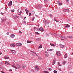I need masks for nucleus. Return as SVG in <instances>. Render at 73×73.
Here are the masks:
<instances>
[{
	"label": "nucleus",
	"instance_id": "nucleus-55",
	"mask_svg": "<svg viewBox=\"0 0 73 73\" xmlns=\"http://www.w3.org/2000/svg\"><path fill=\"white\" fill-rule=\"evenodd\" d=\"M5 8L6 11H7V10H8V9H7V8L5 7Z\"/></svg>",
	"mask_w": 73,
	"mask_h": 73
},
{
	"label": "nucleus",
	"instance_id": "nucleus-32",
	"mask_svg": "<svg viewBox=\"0 0 73 73\" xmlns=\"http://www.w3.org/2000/svg\"><path fill=\"white\" fill-rule=\"evenodd\" d=\"M46 22L47 23L46 24L47 25H48L49 24V22H48V21H45V23H46Z\"/></svg>",
	"mask_w": 73,
	"mask_h": 73
},
{
	"label": "nucleus",
	"instance_id": "nucleus-50",
	"mask_svg": "<svg viewBox=\"0 0 73 73\" xmlns=\"http://www.w3.org/2000/svg\"><path fill=\"white\" fill-rule=\"evenodd\" d=\"M1 15H4V13H1Z\"/></svg>",
	"mask_w": 73,
	"mask_h": 73
},
{
	"label": "nucleus",
	"instance_id": "nucleus-7",
	"mask_svg": "<svg viewBox=\"0 0 73 73\" xmlns=\"http://www.w3.org/2000/svg\"><path fill=\"white\" fill-rule=\"evenodd\" d=\"M45 57H48L49 56V54L48 52H45Z\"/></svg>",
	"mask_w": 73,
	"mask_h": 73
},
{
	"label": "nucleus",
	"instance_id": "nucleus-13",
	"mask_svg": "<svg viewBox=\"0 0 73 73\" xmlns=\"http://www.w3.org/2000/svg\"><path fill=\"white\" fill-rule=\"evenodd\" d=\"M59 36L61 38H65V37L64 36L60 35Z\"/></svg>",
	"mask_w": 73,
	"mask_h": 73
},
{
	"label": "nucleus",
	"instance_id": "nucleus-24",
	"mask_svg": "<svg viewBox=\"0 0 73 73\" xmlns=\"http://www.w3.org/2000/svg\"><path fill=\"white\" fill-rule=\"evenodd\" d=\"M41 39L39 38H37L36 40L37 41H41Z\"/></svg>",
	"mask_w": 73,
	"mask_h": 73
},
{
	"label": "nucleus",
	"instance_id": "nucleus-23",
	"mask_svg": "<svg viewBox=\"0 0 73 73\" xmlns=\"http://www.w3.org/2000/svg\"><path fill=\"white\" fill-rule=\"evenodd\" d=\"M64 45H60V48H64Z\"/></svg>",
	"mask_w": 73,
	"mask_h": 73
},
{
	"label": "nucleus",
	"instance_id": "nucleus-26",
	"mask_svg": "<svg viewBox=\"0 0 73 73\" xmlns=\"http://www.w3.org/2000/svg\"><path fill=\"white\" fill-rule=\"evenodd\" d=\"M12 67H13L14 68H15V69H17V68L16 67L13 65H12Z\"/></svg>",
	"mask_w": 73,
	"mask_h": 73
},
{
	"label": "nucleus",
	"instance_id": "nucleus-16",
	"mask_svg": "<svg viewBox=\"0 0 73 73\" xmlns=\"http://www.w3.org/2000/svg\"><path fill=\"white\" fill-rule=\"evenodd\" d=\"M39 30L40 31H44V29H43V28L42 27H40L39 28Z\"/></svg>",
	"mask_w": 73,
	"mask_h": 73
},
{
	"label": "nucleus",
	"instance_id": "nucleus-10",
	"mask_svg": "<svg viewBox=\"0 0 73 73\" xmlns=\"http://www.w3.org/2000/svg\"><path fill=\"white\" fill-rule=\"evenodd\" d=\"M12 1H11L9 3L8 6L11 7V5H12Z\"/></svg>",
	"mask_w": 73,
	"mask_h": 73
},
{
	"label": "nucleus",
	"instance_id": "nucleus-47",
	"mask_svg": "<svg viewBox=\"0 0 73 73\" xmlns=\"http://www.w3.org/2000/svg\"><path fill=\"white\" fill-rule=\"evenodd\" d=\"M26 21H23V23H25V24L26 23Z\"/></svg>",
	"mask_w": 73,
	"mask_h": 73
},
{
	"label": "nucleus",
	"instance_id": "nucleus-64",
	"mask_svg": "<svg viewBox=\"0 0 73 73\" xmlns=\"http://www.w3.org/2000/svg\"><path fill=\"white\" fill-rule=\"evenodd\" d=\"M26 13H27V14H28L29 13L28 12H27H27H26Z\"/></svg>",
	"mask_w": 73,
	"mask_h": 73
},
{
	"label": "nucleus",
	"instance_id": "nucleus-22",
	"mask_svg": "<svg viewBox=\"0 0 73 73\" xmlns=\"http://www.w3.org/2000/svg\"><path fill=\"white\" fill-rule=\"evenodd\" d=\"M66 63V61H65L64 60L63 61L62 64H63L64 65H65V64Z\"/></svg>",
	"mask_w": 73,
	"mask_h": 73
},
{
	"label": "nucleus",
	"instance_id": "nucleus-53",
	"mask_svg": "<svg viewBox=\"0 0 73 73\" xmlns=\"http://www.w3.org/2000/svg\"><path fill=\"white\" fill-rule=\"evenodd\" d=\"M9 33H7V35H9Z\"/></svg>",
	"mask_w": 73,
	"mask_h": 73
},
{
	"label": "nucleus",
	"instance_id": "nucleus-42",
	"mask_svg": "<svg viewBox=\"0 0 73 73\" xmlns=\"http://www.w3.org/2000/svg\"><path fill=\"white\" fill-rule=\"evenodd\" d=\"M19 16H17L16 15L15 16V18H19Z\"/></svg>",
	"mask_w": 73,
	"mask_h": 73
},
{
	"label": "nucleus",
	"instance_id": "nucleus-15",
	"mask_svg": "<svg viewBox=\"0 0 73 73\" xmlns=\"http://www.w3.org/2000/svg\"><path fill=\"white\" fill-rule=\"evenodd\" d=\"M1 20L2 23H4V22H5V21H6V19H2Z\"/></svg>",
	"mask_w": 73,
	"mask_h": 73
},
{
	"label": "nucleus",
	"instance_id": "nucleus-9",
	"mask_svg": "<svg viewBox=\"0 0 73 73\" xmlns=\"http://www.w3.org/2000/svg\"><path fill=\"white\" fill-rule=\"evenodd\" d=\"M15 35L12 34L11 35H10V37L11 38H14L15 37Z\"/></svg>",
	"mask_w": 73,
	"mask_h": 73
},
{
	"label": "nucleus",
	"instance_id": "nucleus-37",
	"mask_svg": "<svg viewBox=\"0 0 73 73\" xmlns=\"http://www.w3.org/2000/svg\"><path fill=\"white\" fill-rule=\"evenodd\" d=\"M25 12H29V11L27 9H25Z\"/></svg>",
	"mask_w": 73,
	"mask_h": 73
},
{
	"label": "nucleus",
	"instance_id": "nucleus-49",
	"mask_svg": "<svg viewBox=\"0 0 73 73\" xmlns=\"http://www.w3.org/2000/svg\"><path fill=\"white\" fill-rule=\"evenodd\" d=\"M1 73H5V72H3L2 71H1Z\"/></svg>",
	"mask_w": 73,
	"mask_h": 73
},
{
	"label": "nucleus",
	"instance_id": "nucleus-59",
	"mask_svg": "<svg viewBox=\"0 0 73 73\" xmlns=\"http://www.w3.org/2000/svg\"><path fill=\"white\" fill-rule=\"evenodd\" d=\"M9 71H10V72H12V70H11V69H10L9 70Z\"/></svg>",
	"mask_w": 73,
	"mask_h": 73
},
{
	"label": "nucleus",
	"instance_id": "nucleus-12",
	"mask_svg": "<svg viewBox=\"0 0 73 73\" xmlns=\"http://www.w3.org/2000/svg\"><path fill=\"white\" fill-rule=\"evenodd\" d=\"M57 3L59 5H62V3H60L59 1H58Z\"/></svg>",
	"mask_w": 73,
	"mask_h": 73
},
{
	"label": "nucleus",
	"instance_id": "nucleus-35",
	"mask_svg": "<svg viewBox=\"0 0 73 73\" xmlns=\"http://www.w3.org/2000/svg\"><path fill=\"white\" fill-rule=\"evenodd\" d=\"M67 10V9H64L63 10V11H64V12H66Z\"/></svg>",
	"mask_w": 73,
	"mask_h": 73
},
{
	"label": "nucleus",
	"instance_id": "nucleus-27",
	"mask_svg": "<svg viewBox=\"0 0 73 73\" xmlns=\"http://www.w3.org/2000/svg\"><path fill=\"white\" fill-rule=\"evenodd\" d=\"M48 2V0H44V3H46Z\"/></svg>",
	"mask_w": 73,
	"mask_h": 73
},
{
	"label": "nucleus",
	"instance_id": "nucleus-57",
	"mask_svg": "<svg viewBox=\"0 0 73 73\" xmlns=\"http://www.w3.org/2000/svg\"><path fill=\"white\" fill-rule=\"evenodd\" d=\"M52 50H53V49H50V51H52Z\"/></svg>",
	"mask_w": 73,
	"mask_h": 73
},
{
	"label": "nucleus",
	"instance_id": "nucleus-38",
	"mask_svg": "<svg viewBox=\"0 0 73 73\" xmlns=\"http://www.w3.org/2000/svg\"><path fill=\"white\" fill-rule=\"evenodd\" d=\"M66 11L67 12H68V13H69V12H70L69 10V9H67Z\"/></svg>",
	"mask_w": 73,
	"mask_h": 73
},
{
	"label": "nucleus",
	"instance_id": "nucleus-51",
	"mask_svg": "<svg viewBox=\"0 0 73 73\" xmlns=\"http://www.w3.org/2000/svg\"><path fill=\"white\" fill-rule=\"evenodd\" d=\"M29 15L30 16H31V13H29Z\"/></svg>",
	"mask_w": 73,
	"mask_h": 73
},
{
	"label": "nucleus",
	"instance_id": "nucleus-8",
	"mask_svg": "<svg viewBox=\"0 0 73 73\" xmlns=\"http://www.w3.org/2000/svg\"><path fill=\"white\" fill-rule=\"evenodd\" d=\"M31 52H32V54H36V56H37V57H38V54H37L35 53V52H34L33 51H31Z\"/></svg>",
	"mask_w": 73,
	"mask_h": 73
},
{
	"label": "nucleus",
	"instance_id": "nucleus-58",
	"mask_svg": "<svg viewBox=\"0 0 73 73\" xmlns=\"http://www.w3.org/2000/svg\"><path fill=\"white\" fill-rule=\"evenodd\" d=\"M19 13L20 14H21V13H22V11H20L19 12Z\"/></svg>",
	"mask_w": 73,
	"mask_h": 73
},
{
	"label": "nucleus",
	"instance_id": "nucleus-52",
	"mask_svg": "<svg viewBox=\"0 0 73 73\" xmlns=\"http://www.w3.org/2000/svg\"><path fill=\"white\" fill-rule=\"evenodd\" d=\"M61 40H65V39H62V38H61Z\"/></svg>",
	"mask_w": 73,
	"mask_h": 73
},
{
	"label": "nucleus",
	"instance_id": "nucleus-60",
	"mask_svg": "<svg viewBox=\"0 0 73 73\" xmlns=\"http://www.w3.org/2000/svg\"><path fill=\"white\" fill-rule=\"evenodd\" d=\"M8 65H9L10 66H11V64H10L8 63Z\"/></svg>",
	"mask_w": 73,
	"mask_h": 73
},
{
	"label": "nucleus",
	"instance_id": "nucleus-56",
	"mask_svg": "<svg viewBox=\"0 0 73 73\" xmlns=\"http://www.w3.org/2000/svg\"><path fill=\"white\" fill-rule=\"evenodd\" d=\"M66 1L67 3V2H68V1H69V0H66Z\"/></svg>",
	"mask_w": 73,
	"mask_h": 73
},
{
	"label": "nucleus",
	"instance_id": "nucleus-14",
	"mask_svg": "<svg viewBox=\"0 0 73 73\" xmlns=\"http://www.w3.org/2000/svg\"><path fill=\"white\" fill-rule=\"evenodd\" d=\"M26 66H25V65H24V64H23L22 66V68L23 69H24V68H25Z\"/></svg>",
	"mask_w": 73,
	"mask_h": 73
},
{
	"label": "nucleus",
	"instance_id": "nucleus-21",
	"mask_svg": "<svg viewBox=\"0 0 73 73\" xmlns=\"http://www.w3.org/2000/svg\"><path fill=\"white\" fill-rule=\"evenodd\" d=\"M50 44L51 45V46H55L56 45L55 44H52L51 43H50Z\"/></svg>",
	"mask_w": 73,
	"mask_h": 73
},
{
	"label": "nucleus",
	"instance_id": "nucleus-1",
	"mask_svg": "<svg viewBox=\"0 0 73 73\" xmlns=\"http://www.w3.org/2000/svg\"><path fill=\"white\" fill-rule=\"evenodd\" d=\"M56 54L58 56H59L61 55V52L60 51H57L56 52Z\"/></svg>",
	"mask_w": 73,
	"mask_h": 73
},
{
	"label": "nucleus",
	"instance_id": "nucleus-54",
	"mask_svg": "<svg viewBox=\"0 0 73 73\" xmlns=\"http://www.w3.org/2000/svg\"><path fill=\"white\" fill-rule=\"evenodd\" d=\"M47 52H49L50 50H49L48 49L47 50Z\"/></svg>",
	"mask_w": 73,
	"mask_h": 73
},
{
	"label": "nucleus",
	"instance_id": "nucleus-11",
	"mask_svg": "<svg viewBox=\"0 0 73 73\" xmlns=\"http://www.w3.org/2000/svg\"><path fill=\"white\" fill-rule=\"evenodd\" d=\"M35 68L36 69H38L40 68V67L38 66H35Z\"/></svg>",
	"mask_w": 73,
	"mask_h": 73
},
{
	"label": "nucleus",
	"instance_id": "nucleus-31",
	"mask_svg": "<svg viewBox=\"0 0 73 73\" xmlns=\"http://www.w3.org/2000/svg\"><path fill=\"white\" fill-rule=\"evenodd\" d=\"M58 65H59V66H61V64H60V62H58Z\"/></svg>",
	"mask_w": 73,
	"mask_h": 73
},
{
	"label": "nucleus",
	"instance_id": "nucleus-17",
	"mask_svg": "<svg viewBox=\"0 0 73 73\" xmlns=\"http://www.w3.org/2000/svg\"><path fill=\"white\" fill-rule=\"evenodd\" d=\"M31 13L32 14H33V15H35V11H34L32 10L31 11Z\"/></svg>",
	"mask_w": 73,
	"mask_h": 73
},
{
	"label": "nucleus",
	"instance_id": "nucleus-28",
	"mask_svg": "<svg viewBox=\"0 0 73 73\" xmlns=\"http://www.w3.org/2000/svg\"><path fill=\"white\" fill-rule=\"evenodd\" d=\"M43 72L45 73H49V72L47 71H44Z\"/></svg>",
	"mask_w": 73,
	"mask_h": 73
},
{
	"label": "nucleus",
	"instance_id": "nucleus-34",
	"mask_svg": "<svg viewBox=\"0 0 73 73\" xmlns=\"http://www.w3.org/2000/svg\"><path fill=\"white\" fill-rule=\"evenodd\" d=\"M54 36H57V34L56 33H54Z\"/></svg>",
	"mask_w": 73,
	"mask_h": 73
},
{
	"label": "nucleus",
	"instance_id": "nucleus-61",
	"mask_svg": "<svg viewBox=\"0 0 73 73\" xmlns=\"http://www.w3.org/2000/svg\"><path fill=\"white\" fill-rule=\"evenodd\" d=\"M1 54H2V52H0V55H1Z\"/></svg>",
	"mask_w": 73,
	"mask_h": 73
},
{
	"label": "nucleus",
	"instance_id": "nucleus-4",
	"mask_svg": "<svg viewBox=\"0 0 73 73\" xmlns=\"http://www.w3.org/2000/svg\"><path fill=\"white\" fill-rule=\"evenodd\" d=\"M11 50V52H12V53L13 54H15L16 53L15 50Z\"/></svg>",
	"mask_w": 73,
	"mask_h": 73
},
{
	"label": "nucleus",
	"instance_id": "nucleus-48",
	"mask_svg": "<svg viewBox=\"0 0 73 73\" xmlns=\"http://www.w3.org/2000/svg\"><path fill=\"white\" fill-rule=\"evenodd\" d=\"M54 21H56V18L54 17Z\"/></svg>",
	"mask_w": 73,
	"mask_h": 73
},
{
	"label": "nucleus",
	"instance_id": "nucleus-36",
	"mask_svg": "<svg viewBox=\"0 0 73 73\" xmlns=\"http://www.w3.org/2000/svg\"><path fill=\"white\" fill-rule=\"evenodd\" d=\"M42 48V45H40L39 47L38 48V49H40V48Z\"/></svg>",
	"mask_w": 73,
	"mask_h": 73
},
{
	"label": "nucleus",
	"instance_id": "nucleus-6",
	"mask_svg": "<svg viewBox=\"0 0 73 73\" xmlns=\"http://www.w3.org/2000/svg\"><path fill=\"white\" fill-rule=\"evenodd\" d=\"M36 9H41V6L39 5L36 7Z\"/></svg>",
	"mask_w": 73,
	"mask_h": 73
},
{
	"label": "nucleus",
	"instance_id": "nucleus-44",
	"mask_svg": "<svg viewBox=\"0 0 73 73\" xmlns=\"http://www.w3.org/2000/svg\"><path fill=\"white\" fill-rule=\"evenodd\" d=\"M34 30H36V29H37V28H36V27H34Z\"/></svg>",
	"mask_w": 73,
	"mask_h": 73
},
{
	"label": "nucleus",
	"instance_id": "nucleus-20",
	"mask_svg": "<svg viewBox=\"0 0 73 73\" xmlns=\"http://www.w3.org/2000/svg\"><path fill=\"white\" fill-rule=\"evenodd\" d=\"M69 27H70V25H69L67 24L65 28H69Z\"/></svg>",
	"mask_w": 73,
	"mask_h": 73
},
{
	"label": "nucleus",
	"instance_id": "nucleus-19",
	"mask_svg": "<svg viewBox=\"0 0 73 73\" xmlns=\"http://www.w3.org/2000/svg\"><path fill=\"white\" fill-rule=\"evenodd\" d=\"M64 57L65 58H66L68 57V55L66 54H65L64 56Z\"/></svg>",
	"mask_w": 73,
	"mask_h": 73
},
{
	"label": "nucleus",
	"instance_id": "nucleus-29",
	"mask_svg": "<svg viewBox=\"0 0 73 73\" xmlns=\"http://www.w3.org/2000/svg\"><path fill=\"white\" fill-rule=\"evenodd\" d=\"M27 43H31V42H32L30 41H29V40H27Z\"/></svg>",
	"mask_w": 73,
	"mask_h": 73
},
{
	"label": "nucleus",
	"instance_id": "nucleus-5",
	"mask_svg": "<svg viewBox=\"0 0 73 73\" xmlns=\"http://www.w3.org/2000/svg\"><path fill=\"white\" fill-rule=\"evenodd\" d=\"M17 46H21L22 44L20 43H17Z\"/></svg>",
	"mask_w": 73,
	"mask_h": 73
},
{
	"label": "nucleus",
	"instance_id": "nucleus-3",
	"mask_svg": "<svg viewBox=\"0 0 73 73\" xmlns=\"http://www.w3.org/2000/svg\"><path fill=\"white\" fill-rule=\"evenodd\" d=\"M16 65L18 69H20V68H21V66L18 65L17 63H16Z\"/></svg>",
	"mask_w": 73,
	"mask_h": 73
},
{
	"label": "nucleus",
	"instance_id": "nucleus-63",
	"mask_svg": "<svg viewBox=\"0 0 73 73\" xmlns=\"http://www.w3.org/2000/svg\"><path fill=\"white\" fill-rule=\"evenodd\" d=\"M56 21V22H58V21H57V20H56V21Z\"/></svg>",
	"mask_w": 73,
	"mask_h": 73
},
{
	"label": "nucleus",
	"instance_id": "nucleus-41",
	"mask_svg": "<svg viewBox=\"0 0 73 73\" xmlns=\"http://www.w3.org/2000/svg\"><path fill=\"white\" fill-rule=\"evenodd\" d=\"M69 38H73V37L72 36H69Z\"/></svg>",
	"mask_w": 73,
	"mask_h": 73
},
{
	"label": "nucleus",
	"instance_id": "nucleus-25",
	"mask_svg": "<svg viewBox=\"0 0 73 73\" xmlns=\"http://www.w3.org/2000/svg\"><path fill=\"white\" fill-rule=\"evenodd\" d=\"M4 57L5 58V59H9V58L7 56H4Z\"/></svg>",
	"mask_w": 73,
	"mask_h": 73
},
{
	"label": "nucleus",
	"instance_id": "nucleus-2",
	"mask_svg": "<svg viewBox=\"0 0 73 73\" xmlns=\"http://www.w3.org/2000/svg\"><path fill=\"white\" fill-rule=\"evenodd\" d=\"M10 46L13 48H15V44L13 43V44H10Z\"/></svg>",
	"mask_w": 73,
	"mask_h": 73
},
{
	"label": "nucleus",
	"instance_id": "nucleus-43",
	"mask_svg": "<svg viewBox=\"0 0 73 73\" xmlns=\"http://www.w3.org/2000/svg\"><path fill=\"white\" fill-rule=\"evenodd\" d=\"M50 17H53V15H52V14H50Z\"/></svg>",
	"mask_w": 73,
	"mask_h": 73
},
{
	"label": "nucleus",
	"instance_id": "nucleus-30",
	"mask_svg": "<svg viewBox=\"0 0 73 73\" xmlns=\"http://www.w3.org/2000/svg\"><path fill=\"white\" fill-rule=\"evenodd\" d=\"M38 58L40 60H42V58H41L40 57H38Z\"/></svg>",
	"mask_w": 73,
	"mask_h": 73
},
{
	"label": "nucleus",
	"instance_id": "nucleus-45",
	"mask_svg": "<svg viewBox=\"0 0 73 73\" xmlns=\"http://www.w3.org/2000/svg\"><path fill=\"white\" fill-rule=\"evenodd\" d=\"M54 73H57V71L56 70H54Z\"/></svg>",
	"mask_w": 73,
	"mask_h": 73
},
{
	"label": "nucleus",
	"instance_id": "nucleus-62",
	"mask_svg": "<svg viewBox=\"0 0 73 73\" xmlns=\"http://www.w3.org/2000/svg\"><path fill=\"white\" fill-rule=\"evenodd\" d=\"M48 70H51V68H49Z\"/></svg>",
	"mask_w": 73,
	"mask_h": 73
},
{
	"label": "nucleus",
	"instance_id": "nucleus-46",
	"mask_svg": "<svg viewBox=\"0 0 73 73\" xmlns=\"http://www.w3.org/2000/svg\"><path fill=\"white\" fill-rule=\"evenodd\" d=\"M11 12H15V10L14 9L11 10Z\"/></svg>",
	"mask_w": 73,
	"mask_h": 73
},
{
	"label": "nucleus",
	"instance_id": "nucleus-40",
	"mask_svg": "<svg viewBox=\"0 0 73 73\" xmlns=\"http://www.w3.org/2000/svg\"><path fill=\"white\" fill-rule=\"evenodd\" d=\"M5 64H7V65H8L9 63H8V62H5Z\"/></svg>",
	"mask_w": 73,
	"mask_h": 73
},
{
	"label": "nucleus",
	"instance_id": "nucleus-39",
	"mask_svg": "<svg viewBox=\"0 0 73 73\" xmlns=\"http://www.w3.org/2000/svg\"><path fill=\"white\" fill-rule=\"evenodd\" d=\"M1 65H3L4 64V63L3 62H1Z\"/></svg>",
	"mask_w": 73,
	"mask_h": 73
},
{
	"label": "nucleus",
	"instance_id": "nucleus-33",
	"mask_svg": "<svg viewBox=\"0 0 73 73\" xmlns=\"http://www.w3.org/2000/svg\"><path fill=\"white\" fill-rule=\"evenodd\" d=\"M35 34H36V35H39L40 34V33H38L37 32H35Z\"/></svg>",
	"mask_w": 73,
	"mask_h": 73
},
{
	"label": "nucleus",
	"instance_id": "nucleus-18",
	"mask_svg": "<svg viewBox=\"0 0 73 73\" xmlns=\"http://www.w3.org/2000/svg\"><path fill=\"white\" fill-rule=\"evenodd\" d=\"M56 63V60H53V62L52 63V65H54V64Z\"/></svg>",
	"mask_w": 73,
	"mask_h": 73
}]
</instances>
